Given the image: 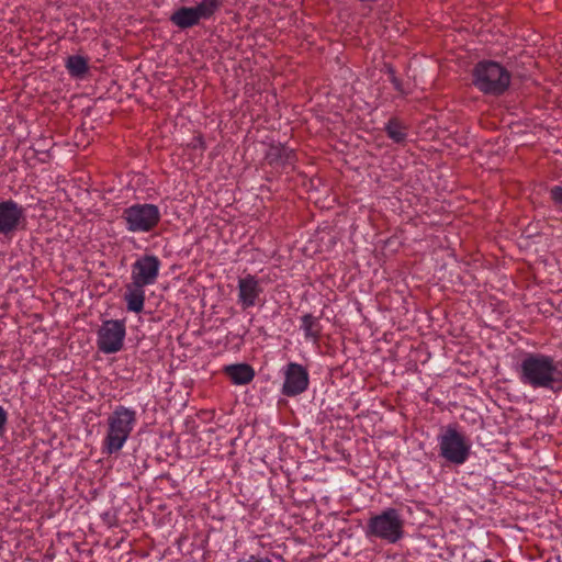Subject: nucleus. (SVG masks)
Wrapping results in <instances>:
<instances>
[{
	"label": "nucleus",
	"mask_w": 562,
	"mask_h": 562,
	"mask_svg": "<svg viewBox=\"0 0 562 562\" xmlns=\"http://www.w3.org/2000/svg\"><path fill=\"white\" fill-rule=\"evenodd\" d=\"M515 373L526 387L560 392L562 390V361L542 352H524L516 363Z\"/></svg>",
	"instance_id": "obj_1"
},
{
	"label": "nucleus",
	"mask_w": 562,
	"mask_h": 562,
	"mask_svg": "<svg viewBox=\"0 0 562 562\" xmlns=\"http://www.w3.org/2000/svg\"><path fill=\"white\" fill-rule=\"evenodd\" d=\"M25 220L22 205L9 199L0 202V234L11 235L16 232Z\"/></svg>",
	"instance_id": "obj_12"
},
{
	"label": "nucleus",
	"mask_w": 562,
	"mask_h": 562,
	"mask_svg": "<svg viewBox=\"0 0 562 562\" xmlns=\"http://www.w3.org/2000/svg\"><path fill=\"white\" fill-rule=\"evenodd\" d=\"M7 423H8V413L0 405V436L4 432Z\"/></svg>",
	"instance_id": "obj_20"
},
{
	"label": "nucleus",
	"mask_w": 562,
	"mask_h": 562,
	"mask_svg": "<svg viewBox=\"0 0 562 562\" xmlns=\"http://www.w3.org/2000/svg\"><path fill=\"white\" fill-rule=\"evenodd\" d=\"M301 329L307 341L317 342L321 336L322 326L319 319L312 314H305L301 317Z\"/></svg>",
	"instance_id": "obj_16"
},
{
	"label": "nucleus",
	"mask_w": 562,
	"mask_h": 562,
	"mask_svg": "<svg viewBox=\"0 0 562 562\" xmlns=\"http://www.w3.org/2000/svg\"><path fill=\"white\" fill-rule=\"evenodd\" d=\"M404 526L405 519L400 510L387 507L368 519L364 535L368 539L396 543L404 537Z\"/></svg>",
	"instance_id": "obj_4"
},
{
	"label": "nucleus",
	"mask_w": 562,
	"mask_h": 562,
	"mask_svg": "<svg viewBox=\"0 0 562 562\" xmlns=\"http://www.w3.org/2000/svg\"><path fill=\"white\" fill-rule=\"evenodd\" d=\"M472 562H495V561H493L491 559H484V560H481V561H472Z\"/></svg>",
	"instance_id": "obj_22"
},
{
	"label": "nucleus",
	"mask_w": 562,
	"mask_h": 562,
	"mask_svg": "<svg viewBox=\"0 0 562 562\" xmlns=\"http://www.w3.org/2000/svg\"><path fill=\"white\" fill-rule=\"evenodd\" d=\"M161 262L155 255H144L135 260L131 267V283L139 286H149L156 283Z\"/></svg>",
	"instance_id": "obj_9"
},
{
	"label": "nucleus",
	"mask_w": 562,
	"mask_h": 562,
	"mask_svg": "<svg viewBox=\"0 0 562 562\" xmlns=\"http://www.w3.org/2000/svg\"><path fill=\"white\" fill-rule=\"evenodd\" d=\"M122 217L128 232L148 233L158 225L161 214L155 204L136 203L125 209Z\"/></svg>",
	"instance_id": "obj_6"
},
{
	"label": "nucleus",
	"mask_w": 562,
	"mask_h": 562,
	"mask_svg": "<svg viewBox=\"0 0 562 562\" xmlns=\"http://www.w3.org/2000/svg\"><path fill=\"white\" fill-rule=\"evenodd\" d=\"M267 160L270 165L276 167H290L295 161V151L284 145H272L267 151Z\"/></svg>",
	"instance_id": "obj_13"
},
{
	"label": "nucleus",
	"mask_w": 562,
	"mask_h": 562,
	"mask_svg": "<svg viewBox=\"0 0 562 562\" xmlns=\"http://www.w3.org/2000/svg\"><path fill=\"white\" fill-rule=\"evenodd\" d=\"M439 456L453 465L464 464L472 451V441L456 423L445 426L437 436Z\"/></svg>",
	"instance_id": "obj_3"
},
{
	"label": "nucleus",
	"mask_w": 562,
	"mask_h": 562,
	"mask_svg": "<svg viewBox=\"0 0 562 562\" xmlns=\"http://www.w3.org/2000/svg\"><path fill=\"white\" fill-rule=\"evenodd\" d=\"M387 136L395 143H403L406 138L405 127L396 120H391L386 124Z\"/></svg>",
	"instance_id": "obj_18"
},
{
	"label": "nucleus",
	"mask_w": 562,
	"mask_h": 562,
	"mask_svg": "<svg viewBox=\"0 0 562 562\" xmlns=\"http://www.w3.org/2000/svg\"><path fill=\"white\" fill-rule=\"evenodd\" d=\"M237 292V303L243 310H248L260 303L263 288L256 276L246 274L238 279Z\"/></svg>",
	"instance_id": "obj_11"
},
{
	"label": "nucleus",
	"mask_w": 562,
	"mask_h": 562,
	"mask_svg": "<svg viewBox=\"0 0 562 562\" xmlns=\"http://www.w3.org/2000/svg\"><path fill=\"white\" fill-rule=\"evenodd\" d=\"M473 83L486 94L498 95L508 88L510 74L498 63L482 61L474 68Z\"/></svg>",
	"instance_id": "obj_5"
},
{
	"label": "nucleus",
	"mask_w": 562,
	"mask_h": 562,
	"mask_svg": "<svg viewBox=\"0 0 562 562\" xmlns=\"http://www.w3.org/2000/svg\"><path fill=\"white\" fill-rule=\"evenodd\" d=\"M66 69L74 78H82L89 69L88 59L80 55H72L66 59Z\"/></svg>",
	"instance_id": "obj_17"
},
{
	"label": "nucleus",
	"mask_w": 562,
	"mask_h": 562,
	"mask_svg": "<svg viewBox=\"0 0 562 562\" xmlns=\"http://www.w3.org/2000/svg\"><path fill=\"white\" fill-rule=\"evenodd\" d=\"M283 395L293 397L304 393L310 384V374L306 368L296 362L288 363L283 370Z\"/></svg>",
	"instance_id": "obj_10"
},
{
	"label": "nucleus",
	"mask_w": 562,
	"mask_h": 562,
	"mask_svg": "<svg viewBox=\"0 0 562 562\" xmlns=\"http://www.w3.org/2000/svg\"><path fill=\"white\" fill-rule=\"evenodd\" d=\"M145 288L130 283L126 286L124 301L128 312L140 313L145 305Z\"/></svg>",
	"instance_id": "obj_14"
},
{
	"label": "nucleus",
	"mask_w": 562,
	"mask_h": 562,
	"mask_svg": "<svg viewBox=\"0 0 562 562\" xmlns=\"http://www.w3.org/2000/svg\"><path fill=\"white\" fill-rule=\"evenodd\" d=\"M137 423V413L132 407L116 406L106 419V434L102 440V451L117 453L123 449Z\"/></svg>",
	"instance_id": "obj_2"
},
{
	"label": "nucleus",
	"mask_w": 562,
	"mask_h": 562,
	"mask_svg": "<svg viewBox=\"0 0 562 562\" xmlns=\"http://www.w3.org/2000/svg\"><path fill=\"white\" fill-rule=\"evenodd\" d=\"M126 335L125 322L110 319L102 323L98 331V348L103 353H115L123 347Z\"/></svg>",
	"instance_id": "obj_8"
},
{
	"label": "nucleus",
	"mask_w": 562,
	"mask_h": 562,
	"mask_svg": "<svg viewBox=\"0 0 562 562\" xmlns=\"http://www.w3.org/2000/svg\"><path fill=\"white\" fill-rule=\"evenodd\" d=\"M550 194L555 204L562 206V186H554L550 189Z\"/></svg>",
	"instance_id": "obj_19"
},
{
	"label": "nucleus",
	"mask_w": 562,
	"mask_h": 562,
	"mask_svg": "<svg viewBox=\"0 0 562 562\" xmlns=\"http://www.w3.org/2000/svg\"><path fill=\"white\" fill-rule=\"evenodd\" d=\"M220 5L221 0H202L195 7L179 8L171 14L170 21L179 29H189L201 20L210 19Z\"/></svg>",
	"instance_id": "obj_7"
},
{
	"label": "nucleus",
	"mask_w": 562,
	"mask_h": 562,
	"mask_svg": "<svg viewBox=\"0 0 562 562\" xmlns=\"http://www.w3.org/2000/svg\"><path fill=\"white\" fill-rule=\"evenodd\" d=\"M224 372L236 385H245L255 378L254 369L247 363L229 364L224 367Z\"/></svg>",
	"instance_id": "obj_15"
},
{
	"label": "nucleus",
	"mask_w": 562,
	"mask_h": 562,
	"mask_svg": "<svg viewBox=\"0 0 562 562\" xmlns=\"http://www.w3.org/2000/svg\"><path fill=\"white\" fill-rule=\"evenodd\" d=\"M247 562H272V561L268 557H259V555L251 554V555H249Z\"/></svg>",
	"instance_id": "obj_21"
}]
</instances>
